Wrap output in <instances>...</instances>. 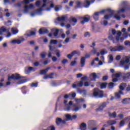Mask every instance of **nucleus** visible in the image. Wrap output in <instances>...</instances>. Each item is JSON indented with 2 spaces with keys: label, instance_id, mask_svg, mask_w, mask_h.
<instances>
[{
  "label": "nucleus",
  "instance_id": "nucleus-10",
  "mask_svg": "<svg viewBox=\"0 0 130 130\" xmlns=\"http://www.w3.org/2000/svg\"><path fill=\"white\" fill-rule=\"evenodd\" d=\"M43 4L42 7H40V8L37 10V14L38 15H41L42 12L43 10V8H45L47 6V0H43Z\"/></svg>",
  "mask_w": 130,
  "mask_h": 130
},
{
  "label": "nucleus",
  "instance_id": "nucleus-14",
  "mask_svg": "<svg viewBox=\"0 0 130 130\" xmlns=\"http://www.w3.org/2000/svg\"><path fill=\"white\" fill-rule=\"evenodd\" d=\"M58 32H59V30L58 29H55L54 30V32L49 34L48 35V36L52 39H54V37H57ZM53 36H54V37Z\"/></svg>",
  "mask_w": 130,
  "mask_h": 130
},
{
  "label": "nucleus",
  "instance_id": "nucleus-62",
  "mask_svg": "<svg viewBox=\"0 0 130 130\" xmlns=\"http://www.w3.org/2000/svg\"><path fill=\"white\" fill-rule=\"evenodd\" d=\"M71 95L72 94H70V93L69 94H65V95L64 96V99H67L69 98H70Z\"/></svg>",
  "mask_w": 130,
  "mask_h": 130
},
{
  "label": "nucleus",
  "instance_id": "nucleus-61",
  "mask_svg": "<svg viewBox=\"0 0 130 130\" xmlns=\"http://www.w3.org/2000/svg\"><path fill=\"white\" fill-rule=\"evenodd\" d=\"M38 86V83H32L31 85V87H37Z\"/></svg>",
  "mask_w": 130,
  "mask_h": 130
},
{
  "label": "nucleus",
  "instance_id": "nucleus-15",
  "mask_svg": "<svg viewBox=\"0 0 130 130\" xmlns=\"http://www.w3.org/2000/svg\"><path fill=\"white\" fill-rule=\"evenodd\" d=\"M75 54H77L78 55H80V52H78L77 51H75L72 52V53H71L70 54L67 55V57L68 58H69V59H72V57L75 55Z\"/></svg>",
  "mask_w": 130,
  "mask_h": 130
},
{
  "label": "nucleus",
  "instance_id": "nucleus-17",
  "mask_svg": "<svg viewBox=\"0 0 130 130\" xmlns=\"http://www.w3.org/2000/svg\"><path fill=\"white\" fill-rule=\"evenodd\" d=\"M107 106V103L106 102H104L101 103L99 106L98 108L96 109V111H100L103 110V109L106 108Z\"/></svg>",
  "mask_w": 130,
  "mask_h": 130
},
{
  "label": "nucleus",
  "instance_id": "nucleus-20",
  "mask_svg": "<svg viewBox=\"0 0 130 130\" xmlns=\"http://www.w3.org/2000/svg\"><path fill=\"white\" fill-rule=\"evenodd\" d=\"M24 41V39L22 38L21 40H12L11 43L12 44H20Z\"/></svg>",
  "mask_w": 130,
  "mask_h": 130
},
{
  "label": "nucleus",
  "instance_id": "nucleus-16",
  "mask_svg": "<svg viewBox=\"0 0 130 130\" xmlns=\"http://www.w3.org/2000/svg\"><path fill=\"white\" fill-rule=\"evenodd\" d=\"M35 71V68L34 67H25V70H24V73L25 74H28L30 73L31 71Z\"/></svg>",
  "mask_w": 130,
  "mask_h": 130
},
{
  "label": "nucleus",
  "instance_id": "nucleus-2",
  "mask_svg": "<svg viewBox=\"0 0 130 130\" xmlns=\"http://www.w3.org/2000/svg\"><path fill=\"white\" fill-rule=\"evenodd\" d=\"M129 58L128 57H125L124 59H121L120 61V66L122 68H124V70H128L129 67Z\"/></svg>",
  "mask_w": 130,
  "mask_h": 130
},
{
  "label": "nucleus",
  "instance_id": "nucleus-23",
  "mask_svg": "<svg viewBox=\"0 0 130 130\" xmlns=\"http://www.w3.org/2000/svg\"><path fill=\"white\" fill-rule=\"evenodd\" d=\"M80 128L81 130H86L87 127L86 123L84 122L81 123L80 126Z\"/></svg>",
  "mask_w": 130,
  "mask_h": 130
},
{
  "label": "nucleus",
  "instance_id": "nucleus-4",
  "mask_svg": "<svg viewBox=\"0 0 130 130\" xmlns=\"http://www.w3.org/2000/svg\"><path fill=\"white\" fill-rule=\"evenodd\" d=\"M126 87V84L125 83H122L120 86H119V89H120V91H119V92H116L115 93V95L116 99H120V94H122L123 95V93L122 91L121 90H124V88Z\"/></svg>",
  "mask_w": 130,
  "mask_h": 130
},
{
  "label": "nucleus",
  "instance_id": "nucleus-59",
  "mask_svg": "<svg viewBox=\"0 0 130 130\" xmlns=\"http://www.w3.org/2000/svg\"><path fill=\"white\" fill-rule=\"evenodd\" d=\"M33 65H34V66L37 67L39 66L40 65V64L39 62H35L33 63Z\"/></svg>",
  "mask_w": 130,
  "mask_h": 130
},
{
  "label": "nucleus",
  "instance_id": "nucleus-31",
  "mask_svg": "<svg viewBox=\"0 0 130 130\" xmlns=\"http://www.w3.org/2000/svg\"><path fill=\"white\" fill-rule=\"evenodd\" d=\"M109 116L115 118L117 116L116 112H113V113H109Z\"/></svg>",
  "mask_w": 130,
  "mask_h": 130
},
{
  "label": "nucleus",
  "instance_id": "nucleus-25",
  "mask_svg": "<svg viewBox=\"0 0 130 130\" xmlns=\"http://www.w3.org/2000/svg\"><path fill=\"white\" fill-rule=\"evenodd\" d=\"M90 4H91V2L89 1L86 0V1H84V7H85L86 8H89Z\"/></svg>",
  "mask_w": 130,
  "mask_h": 130
},
{
  "label": "nucleus",
  "instance_id": "nucleus-38",
  "mask_svg": "<svg viewBox=\"0 0 130 130\" xmlns=\"http://www.w3.org/2000/svg\"><path fill=\"white\" fill-rule=\"evenodd\" d=\"M50 68H48L46 69L41 70V75L45 74L48 72V71H49L50 70Z\"/></svg>",
  "mask_w": 130,
  "mask_h": 130
},
{
  "label": "nucleus",
  "instance_id": "nucleus-54",
  "mask_svg": "<svg viewBox=\"0 0 130 130\" xmlns=\"http://www.w3.org/2000/svg\"><path fill=\"white\" fill-rule=\"evenodd\" d=\"M45 130H55V127H54L53 125L50 126L47 129Z\"/></svg>",
  "mask_w": 130,
  "mask_h": 130
},
{
  "label": "nucleus",
  "instance_id": "nucleus-19",
  "mask_svg": "<svg viewBox=\"0 0 130 130\" xmlns=\"http://www.w3.org/2000/svg\"><path fill=\"white\" fill-rule=\"evenodd\" d=\"M34 6L33 5L30 4L29 6L28 5H26L24 6V13H28L29 10H31V9H34Z\"/></svg>",
  "mask_w": 130,
  "mask_h": 130
},
{
  "label": "nucleus",
  "instance_id": "nucleus-5",
  "mask_svg": "<svg viewBox=\"0 0 130 130\" xmlns=\"http://www.w3.org/2000/svg\"><path fill=\"white\" fill-rule=\"evenodd\" d=\"M93 94L94 96L99 98H102L104 96L103 91L102 90H100L97 88L94 89Z\"/></svg>",
  "mask_w": 130,
  "mask_h": 130
},
{
  "label": "nucleus",
  "instance_id": "nucleus-44",
  "mask_svg": "<svg viewBox=\"0 0 130 130\" xmlns=\"http://www.w3.org/2000/svg\"><path fill=\"white\" fill-rule=\"evenodd\" d=\"M54 9H55V12H58L59 10H61V6H55Z\"/></svg>",
  "mask_w": 130,
  "mask_h": 130
},
{
  "label": "nucleus",
  "instance_id": "nucleus-33",
  "mask_svg": "<svg viewBox=\"0 0 130 130\" xmlns=\"http://www.w3.org/2000/svg\"><path fill=\"white\" fill-rule=\"evenodd\" d=\"M75 101L77 104H80L81 103H84L85 102V100L84 99L81 98V99H76Z\"/></svg>",
  "mask_w": 130,
  "mask_h": 130
},
{
  "label": "nucleus",
  "instance_id": "nucleus-35",
  "mask_svg": "<svg viewBox=\"0 0 130 130\" xmlns=\"http://www.w3.org/2000/svg\"><path fill=\"white\" fill-rule=\"evenodd\" d=\"M66 19V16H61V17H59L57 18V20L59 21V22H63Z\"/></svg>",
  "mask_w": 130,
  "mask_h": 130
},
{
  "label": "nucleus",
  "instance_id": "nucleus-40",
  "mask_svg": "<svg viewBox=\"0 0 130 130\" xmlns=\"http://www.w3.org/2000/svg\"><path fill=\"white\" fill-rule=\"evenodd\" d=\"M107 85V83L105 82V83H102V84H101L100 85V87L101 89H104V88H106Z\"/></svg>",
  "mask_w": 130,
  "mask_h": 130
},
{
  "label": "nucleus",
  "instance_id": "nucleus-43",
  "mask_svg": "<svg viewBox=\"0 0 130 130\" xmlns=\"http://www.w3.org/2000/svg\"><path fill=\"white\" fill-rule=\"evenodd\" d=\"M58 43V41L56 40H51L50 43V44H57Z\"/></svg>",
  "mask_w": 130,
  "mask_h": 130
},
{
  "label": "nucleus",
  "instance_id": "nucleus-21",
  "mask_svg": "<svg viewBox=\"0 0 130 130\" xmlns=\"http://www.w3.org/2000/svg\"><path fill=\"white\" fill-rule=\"evenodd\" d=\"M86 58L85 57H81L80 64L81 67L83 68L85 66Z\"/></svg>",
  "mask_w": 130,
  "mask_h": 130
},
{
  "label": "nucleus",
  "instance_id": "nucleus-6",
  "mask_svg": "<svg viewBox=\"0 0 130 130\" xmlns=\"http://www.w3.org/2000/svg\"><path fill=\"white\" fill-rule=\"evenodd\" d=\"M101 76L100 73H98L96 74L95 73H92L89 75L88 80L90 81H95L96 78H99Z\"/></svg>",
  "mask_w": 130,
  "mask_h": 130
},
{
  "label": "nucleus",
  "instance_id": "nucleus-12",
  "mask_svg": "<svg viewBox=\"0 0 130 130\" xmlns=\"http://www.w3.org/2000/svg\"><path fill=\"white\" fill-rule=\"evenodd\" d=\"M64 104L65 105V107H66L65 110L70 111L71 110L70 106L73 105V102L72 101L69 102V104L68 105V101L67 100H65L64 101Z\"/></svg>",
  "mask_w": 130,
  "mask_h": 130
},
{
  "label": "nucleus",
  "instance_id": "nucleus-49",
  "mask_svg": "<svg viewBox=\"0 0 130 130\" xmlns=\"http://www.w3.org/2000/svg\"><path fill=\"white\" fill-rule=\"evenodd\" d=\"M77 64V61H73L70 63V66L72 67L75 66Z\"/></svg>",
  "mask_w": 130,
  "mask_h": 130
},
{
  "label": "nucleus",
  "instance_id": "nucleus-28",
  "mask_svg": "<svg viewBox=\"0 0 130 130\" xmlns=\"http://www.w3.org/2000/svg\"><path fill=\"white\" fill-rule=\"evenodd\" d=\"M117 123L116 120H109L108 122H107V123L108 124V125H113L116 124Z\"/></svg>",
  "mask_w": 130,
  "mask_h": 130
},
{
  "label": "nucleus",
  "instance_id": "nucleus-9",
  "mask_svg": "<svg viewBox=\"0 0 130 130\" xmlns=\"http://www.w3.org/2000/svg\"><path fill=\"white\" fill-rule=\"evenodd\" d=\"M81 19V23L84 24L86 22H88L90 20V17L88 15H86V16H83L80 18Z\"/></svg>",
  "mask_w": 130,
  "mask_h": 130
},
{
  "label": "nucleus",
  "instance_id": "nucleus-32",
  "mask_svg": "<svg viewBox=\"0 0 130 130\" xmlns=\"http://www.w3.org/2000/svg\"><path fill=\"white\" fill-rule=\"evenodd\" d=\"M130 103V99H125L122 100V103L123 104H128Z\"/></svg>",
  "mask_w": 130,
  "mask_h": 130
},
{
  "label": "nucleus",
  "instance_id": "nucleus-1",
  "mask_svg": "<svg viewBox=\"0 0 130 130\" xmlns=\"http://www.w3.org/2000/svg\"><path fill=\"white\" fill-rule=\"evenodd\" d=\"M106 11L109 12L110 16H109L108 15H105L104 18L102 19V21H101V24L104 26H106L108 24V21L106 20H108L109 19H110L112 15L115 14V11H114L113 10H111V9H108L107 10H103L100 12H95L92 16L94 20L95 21H98V20H99V16L100 14H103Z\"/></svg>",
  "mask_w": 130,
  "mask_h": 130
},
{
  "label": "nucleus",
  "instance_id": "nucleus-39",
  "mask_svg": "<svg viewBox=\"0 0 130 130\" xmlns=\"http://www.w3.org/2000/svg\"><path fill=\"white\" fill-rule=\"evenodd\" d=\"M77 6L75 7V9L80 8L81 6V1H77L76 2Z\"/></svg>",
  "mask_w": 130,
  "mask_h": 130
},
{
  "label": "nucleus",
  "instance_id": "nucleus-47",
  "mask_svg": "<svg viewBox=\"0 0 130 130\" xmlns=\"http://www.w3.org/2000/svg\"><path fill=\"white\" fill-rule=\"evenodd\" d=\"M66 119H64V120H71V116L70 114H67L66 115Z\"/></svg>",
  "mask_w": 130,
  "mask_h": 130
},
{
  "label": "nucleus",
  "instance_id": "nucleus-51",
  "mask_svg": "<svg viewBox=\"0 0 130 130\" xmlns=\"http://www.w3.org/2000/svg\"><path fill=\"white\" fill-rule=\"evenodd\" d=\"M71 21L72 22H73L74 23H77L78 22V20L77 19V18H76L75 17H72L71 18Z\"/></svg>",
  "mask_w": 130,
  "mask_h": 130
},
{
  "label": "nucleus",
  "instance_id": "nucleus-41",
  "mask_svg": "<svg viewBox=\"0 0 130 130\" xmlns=\"http://www.w3.org/2000/svg\"><path fill=\"white\" fill-rule=\"evenodd\" d=\"M109 49L111 52H116L117 51V47H110Z\"/></svg>",
  "mask_w": 130,
  "mask_h": 130
},
{
  "label": "nucleus",
  "instance_id": "nucleus-36",
  "mask_svg": "<svg viewBox=\"0 0 130 130\" xmlns=\"http://www.w3.org/2000/svg\"><path fill=\"white\" fill-rule=\"evenodd\" d=\"M124 76L123 77V79L125 80L126 78H129L130 77V72H127L126 73H124Z\"/></svg>",
  "mask_w": 130,
  "mask_h": 130
},
{
  "label": "nucleus",
  "instance_id": "nucleus-24",
  "mask_svg": "<svg viewBox=\"0 0 130 130\" xmlns=\"http://www.w3.org/2000/svg\"><path fill=\"white\" fill-rule=\"evenodd\" d=\"M49 48L50 51L48 52V57L50 58L52 56V51H53V49L52 48V47L51 45H49Z\"/></svg>",
  "mask_w": 130,
  "mask_h": 130
},
{
  "label": "nucleus",
  "instance_id": "nucleus-37",
  "mask_svg": "<svg viewBox=\"0 0 130 130\" xmlns=\"http://www.w3.org/2000/svg\"><path fill=\"white\" fill-rule=\"evenodd\" d=\"M6 28L5 26H2L0 28V35H2L3 33L5 32L6 31Z\"/></svg>",
  "mask_w": 130,
  "mask_h": 130
},
{
  "label": "nucleus",
  "instance_id": "nucleus-26",
  "mask_svg": "<svg viewBox=\"0 0 130 130\" xmlns=\"http://www.w3.org/2000/svg\"><path fill=\"white\" fill-rule=\"evenodd\" d=\"M125 49V47L122 45H118L116 46L117 51L120 52Z\"/></svg>",
  "mask_w": 130,
  "mask_h": 130
},
{
  "label": "nucleus",
  "instance_id": "nucleus-3",
  "mask_svg": "<svg viewBox=\"0 0 130 130\" xmlns=\"http://www.w3.org/2000/svg\"><path fill=\"white\" fill-rule=\"evenodd\" d=\"M126 7L119 9L118 11H117V13L115 14L114 18L116 19L117 20H120L121 19V17L119 15V14L123 13L126 10Z\"/></svg>",
  "mask_w": 130,
  "mask_h": 130
},
{
  "label": "nucleus",
  "instance_id": "nucleus-34",
  "mask_svg": "<svg viewBox=\"0 0 130 130\" xmlns=\"http://www.w3.org/2000/svg\"><path fill=\"white\" fill-rule=\"evenodd\" d=\"M36 35V32L35 31H29V32H27L25 34V35L27 37H30L31 36H34Z\"/></svg>",
  "mask_w": 130,
  "mask_h": 130
},
{
  "label": "nucleus",
  "instance_id": "nucleus-18",
  "mask_svg": "<svg viewBox=\"0 0 130 130\" xmlns=\"http://www.w3.org/2000/svg\"><path fill=\"white\" fill-rule=\"evenodd\" d=\"M67 122V120H62L60 118H56V124L57 125H59L61 124H65Z\"/></svg>",
  "mask_w": 130,
  "mask_h": 130
},
{
  "label": "nucleus",
  "instance_id": "nucleus-29",
  "mask_svg": "<svg viewBox=\"0 0 130 130\" xmlns=\"http://www.w3.org/2000/svg\"><path fill=\"white\" fill-rule=\"evenodd\" d=\"M11 32L12 33V34L16 35L18 33L19 31L16 28L12 27L11 28Z\"/></svg>",
  "mask_w": 130,
  "mask_h": 130
},
{
  "label": "nucleus",
  "instance_id": "nucleus-63",
  "mask_svg": "<svg viewBox=\"0 0 130 130\" xmlns=\"http://www.w3.org/2000/svg\"><path fill=\"white\" fill-rule=\"evenodd\" d=\"M5 25H7V26H10L12 25V22L11 21H8L7 22L5 23Z\"/></svg>",
  "mask_w": 130,
  "mask_h": 130
},
{
  "label": "nucleus",
  "instance_id": "nucleus-46",
  "mask_svg": "<svg viewBox=\"0 0 130 130\" xmlns=\"http://www.w3.org/2000/svg\"><path fill=\"white\" fill-rule=\"evenodd\" d=\"M107 53V51L105 49H103L100 52L101 55H102L104 54H106Z\"/></svg>",
  "mask_w": 130,
  "mask_h": 130
},
{
  "label": "nucleus",
  "instance_id": "nucleus-50",
  "mask_svg": "<svg viewBox=\"0 0 130 130\" xmlns=\"http://www.w3.org/2000/svg\"><path fill=\"white\" fill-rule=\"evenodd\" d=\"M114 86V84L113 82H110L108 85V88L109 89H112Z\"/></svg>",
  "mask_w": 130,
  "mask_h": 130
},
{
  "label": "nucleus",
  "instance_id": "nucleus-45",
  "mask_svg": "<svg viewBox=\"0 0 130 130\" xmlns=\"http://www.w3.org/2000/svg\"><path fill=\"white\" fill-rule=\"evenodd\" d=\"M109 39L110 41H113V44L116 43V42H115V41H114L115 39H114V38H113V37L112 36H110L109 37Z\"/></svg>",
  "mask_w": 130,
  "mask_h": 130
},
{
  "label": "nucleus",
  "instance_id": "nucleus-55",
  "mask_svg": "<svg viewBox=\"0 0 130 130\" xmlns=\"http://www.w3.org/2000/svg\"><path fill=\"white\" fill-rule=\"evenodd\" d=\"M68 62V60L67 59H63L61 61V63L63 64H67Z\"/></svg>",
  "mask_w": 130,
  "mask_h": 130
},
{
  "label": "nucleus",
  "instance_id": "nucleus-52",
  "mask_svg": "<svg viewBox=\"0 0 130 130\" xmlns=\"http://www.w3.org/2000/svg\"><path fill=\"white\" fill-rule=\"evenodd\" d=\"M125 120L126 119L121 120L120 122L119 125L120 126H123L124 125Z\"/></svg>",
  "mask_w": 130,
  "mask_h": 130
},
{
  "label": "nucleus",
  "instance_id": "nucleus-11",
  "mask_svg": "<svg viewBox=\"0 0 130 130\" xmlns=\"http://www.w3.org/2000/svg\"><path fill=\"white\" fill-rule=\"evenodd\" d=\"M121 76V73H117L113 74L112 77H113V82H116L118 81V79Z\"/></svg>",
  "mask_w": 130,
  "mask_h": 130
},
{
  "label": "nucleus",
  "instance_id": "nucleus-64",
  "mask_svg": "<svg viewBox=\"0 0 130 130\" xmlns=\"http://www.w3.org/2000/svg\"><path fill=\"white\" fill-rule=\"evenodd\" d=\"M124 44L125 46H130V42H128V41H126L124 42Z\"/></svg>",
  "mask_w": 130,
  "mask_h": 130
},
{
  "label": "nucleus",
  "instance_id": "nucleus-60",
  "mask_svg": "<svg viewBox=\"0 0 130 130\" xmlns=\"http://www.w3.org/2000/svg\"><path fill=\"white\" fill-rule=\"evenodd\" d=\"M69 41H70V39H69V38H66V39H65V40H64V41L63 42V43L64 44H68V43L69 42Z\"/></svg>",
  "mask_w": 130,
  "mask_h": 130
},
{
  "label": "nucleus",
  "instance_id": "nucleus-56",
  "mask_svg": "<svg viewBox=\"0 0 130 130\" xmlns=\"http://www.w3.org/2000/svg\"><path fill=\"white\" fill-rule=\"evenodd\" d=\"M34 0H24L23 2L25 4H28L30 2H34Z\"/></svg>",
  "mask_w": 130,
  "mask_h": 130
},
{
  "label": "nucleus",
  "instance_id": "nucleus-27",
  "mask_svg": "<svg viewBox=\"0 0 130 130\" xmlns=\"http://www.w3.org/2000/svg\"><path fill=\"white\" fill-rule=\"evenodd\" d=\"M77 91L78 93L83 95H86L87 93L86 90L83 89H78Z\"/></svg>",
  "mask_w": 130,
  "mask_h": 130
},
{
  "label": "nucleus",
  "instance_id": "nucleus-42",
  "mask_svg": "<svg viewBox=\"0 0 130 130\" xmlns=\"http://www.w3.org/2000/svg\"><path fill=\"white\" fill-rule=\"evenodd\" d=\"M113 60V56L112 55H109V61L108 63H111L112 62Z\"/></svg>",
  "mask_w": 130,
  "mask_h": 130
},
{
  "label": "nucleus",
  "instance_id": "nucleus-8",
  "mask_svg": "<svg viewBox=\"0 0 130 130\" xmlns=\"http://www.w3.org/2000/svg\"><path fill=\"white\" fill-rule=\"evenodd\" d=\"M84 85L83 81H76V82L74 83L72 85L73 88H77V87H81Z\"/></svg>",
  "mask_w": 130,
  "mask_h": 130
},
{
  "label": "nucleus",
  "instance_id": "nucleus-22",
  "mask_svg": "<svg viewBox=\"0 0 130 130\" xmlns=\"http://www.w3.org/2000/svg\"><path fill=\"white\" fill-rule=\"evenodd\" d=\"M48 32V30L46 28H42L39 30V34H44Z\"/></svg>",
  "mask_w": 130,
  "mask_h": 130
},
{
  "label": "nucleus",
  "instance_id": "nucleus-53",
  "mask_svg": "<svg viewBox=\"0 0 130 130\" xmlns=\"http://www.w3.org/2000/svg\"><path fill=\"white\" fill-rule=\"evenodd\" d=\"M46 54H47V53H46V52H42L41 53V57H42V58H45V57H46Z\"/></svg>",
  "mask_w": 130,
  "mask_h": 130
},
{
  "label": "nucleus",
  "instance_id": "nucleus-30",
  "mask_svg": "<svg viewBox=\"0 0 130 130\" xmlns=\"http://www.w3.org/2000/svg\"><path fill=\"white\" fill-rule=\"evenodd\" d=\"M28 80L27 79H21L19 82H17V85H21L27 82Z\"/></svg>",
  "mask_w": 130,
  "mask_h": 130
},
{
  "label": "nucleus",
  "instance_id": "nucleus-13",
  "mask_svg": "<svg viewBox=\"0 0 130 130\" xmlns=\"http://www.w3.org/2000/svg\"><path fill=\"white\" fill-rule=\"evenodd\" d=\"M81 109V106H78L77 104H73V106H72V108H71V110L73 112H77Z\"/></svg>",
  "mask_w": 130,
  "mask_h": 130
},
{
  "label": "nucleus",
  "instance_id": "nucleus-58",
  "mask_svg": "<svg viewBox=\"0 0 130 130\" xmlns=\"http://www.w3.org/2000/svg\"><path fill=\"white\" fill-rule=\"evenodd\" d=\"M90 36V34L88 31L86 32L85 34H84V36L85 37H89Z\"/></svg>",
  "mask_w": 130,
  "mask_h": 130
},
{
  "label": "nucleus",
  "instance_id": "nucleus-7",
  "mask_svg": "<svg viewBox=\"0 0 130 130\" xmlns=\"http://www.w3.org/2000/svg\"><path fill=\"white\" fill-rule=\"evenodd\" d=\"M22 77L18 74H15L11 75V76L8 77L9 81H13V80H19L22 79Z\"/></svg>",
  "mask_w": 130,
  "mask_h": 130
},
{
  "label": "nucleus",
  "instance_id": "nucleus-57",
  "mask_svg": "<svg viewBox=\"0 0 130 130\" xmlns=\"http://www.w3.org/2000/svg\"><path fill=\"white\" fill-rule=\"evenodd\" d=\"M84 86L85 87H88L90 85V83L88 82V81H86L85 82H84Z\"/></svg>",
  "mask_w": 130,
  "mask_h": 130
},
{
  "label": "nucleus",
  "instance_id": "nucleus-48",
  "mask_svg": "<svg viewBox=\"0 0 130 130\" xmlns=\"http://www.w3.org/2000/svg\"><path fill=\"white\" fill-rule=\"evenodd\" d=\"M54 7V5L53 4H50V7L49 8H47L46 9V11H50L51 9L53 8Z\"/></svg>",
  "mask_w": 130,
  "mask_h": 130
}]
</instances>
